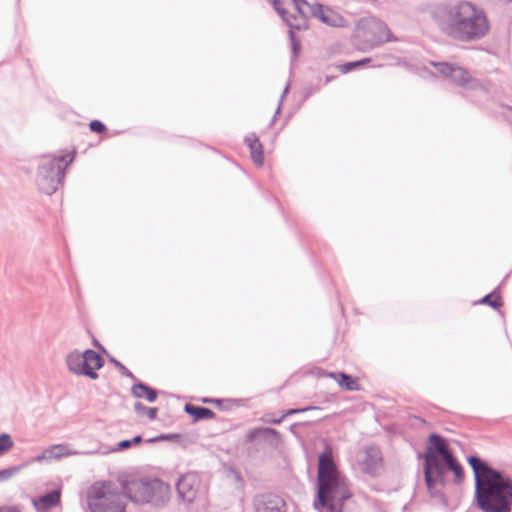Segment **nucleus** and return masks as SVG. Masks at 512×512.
Instances as JSON below:
<instances>
[{
    "label": "nucleus",
    "mask_w": 512,
    "mask_h": 512,
    "mask_svg": "<svg viewBox=\"0 0 512 512\" xmlns=\"http://www.w3.org/2000/svg\"><path fill=\"white\" fill-rule=\"evenodd\" d=\"M432 18L447 37L464 43L483 39L490 23L483 9L466 0L441 3L432 10Z\"/></svg>",
    "instance_id": "nucleus-1"
},
{
    "label": "nucleus",
    "mask_w": 512,
    "mask_h": 512,
    "mask_svg": "<svg viewBox=\"0 0 512 512\" xmlns=\"http://www.w3.org/2000/svg\"><path fill=\"white\" fill-rule=\"evenodd\" d=\"M66 363L69 371L76 375H84L89 377L90 379H97L98 373L92 369V367H85V359L83 353L81 354L78 351H73L68 354Z\"/></svg>",
    "instance_id": "nucleus-15"
},
{
    "label": "nucleus",
    "mask_w": 512,
    "mask_h": 512,
    "mask_svg": "<svg viewBox=\"0 0 512 512\" xmlns=\"http://www.w3.org/2000/svg\"><path fill=\"white\" fill-rule=\"evenodd\" d=\"M310 14L331 27H344L346 24V19L341 14L320 3L312 4Z\"/></svg>",
    "instance_id": "nucleus-13"
},
{
    "label": "nucleus",
    "mask_w": 512,
    "mask_h": 512,
    "mask_svg": "<svg viewBox=\"0 0 512 512\" xmlns=\"http://www.w3.org/2000/svg\"><path fill=\"white\" fill-rule=\"evenodd\" d=\"M262 420L265 423L278 425L284 420V417H283V414L280 417H275V416H273V414L267 413L263 416Z\"/></svg>",
    "instance_id": "nucleus-37"
},
{
    "label": "nucleus",
    "mask_w": 512,
    "mask_h": 512,
    "mask_svg": "<svg viewBox=\"0 0 512 512\" xmlns=\"http://www.w3.org/2000/svg\"><path fill=\"white\" fill-rule=\"evenodd\" d=\"M453 454L446 439L437 434L431 433L428 437V445L420 456L423 459L424 482L431 485L432 475L440 476L442 473L441 461L446 460Z\"/></svg>",
    "instance_id": "nucleus-6"
},
{
    "label": "nucleus",
    "mask_w": 512,
    "mask_h": 512,
    "mask_svg": "<svg viewBox=\"0 0 512 512\" xmlns=\"http://www.w3.org/2000/svg\"><path fill=\"white\" fill-rule=\"evenodd\" d=\"M298 423H294L292 425L289 426V431L293 434H296V428L298 427Z\"/></svg>",
    "instance_id": "nucleus-46"
},
{
    "label": "nucleus",
    "mask_w": 512,
    "mask_h": 512,
    "mask_svg": "<svg viewBox=\"0 0 512 512\" xmlns=\"http://www.w3.org/2000/svg\"><path fill=\"white\" fill-rule=\"evenodd\" d=\"M130 441H131V445L139 444V443H141L143 441V438H142L141 435H136L132 439H130Z\"/></svg>",
    "instance_id": "nucleus-41"
},
{
    "label": "nucleus",
    "mask_w": 512,
    "mask_h": 512,
    "mask_svg": "<svg viewBox=\"0 0 512 512\" xmlns=\"http://www.w3.org/2000/svg\"><path fill=\"white\" fill-rule=\"evenodd\" d=\"M150 486L149 478L131 479L122 482V490L134 503H146Z\"/></svg>",
    "instance_id": "nucleus-10"
},
{
    "label": "nucleus",
    "mask_w": 512,
    "mask_h": 512,
    "mask_svg": "<svg viewBox=\"0 0 512 512\" xmlns=\"http://www.w3.org/2000/svg\"><path fill=\"white\" fill-rule=\"evenodd\" d=\"M318 409H321L320 407H316V406H307V407H303V408H292V409H288L287 411H285L283 413V417H287V416H291V415H295V414H299V413H304V412H307V411H310V410H318Z\"/></svg>",
    "instance_id": "nucleus-35"
},
{
    "label": "nucleus",
    "mask_w": 512,
    "mask_h": 512,
    "mask_svg": "<svg viewBox=\"0 0 512 512\" xmlns=\"http://www.w3.org/2000/svg\"><path fill=\"white\" fill-rule=\"evenodd\" d=\"M282 20L288 25L289 30L301 31L308 28V20L306 14H293L290 15L285 10V14L280 15Z\"/></svg>",
    "instance_id": "nucleus-19"
},
{
    "label": "nucleus",
    "mask_w": 512,
    "mask_h": 512,
    "mask_svg": "<svg viewBox=\"0 0 512 512\" xmlns=\"http://www.w3.org/2000/svg\"><path fill=\"white\" fill-rule=\"evenodd\" d=\"M93 345L95 347H97L99 350L103 351L104 353H106V350L105 348L96 340V339H93Z\"/></svg>",
    "instance_id": "nucleus-43"
},
{
    "label": "nucleus",
    "mask_w": 512,
    "mask_h": 512,
    "mask_svg": "<svg viewBox=\"0 0 512 512\" xmlns=\"http://www.w3.org/2000/svg\"><path fill=\"white\" fill-rule=\"evenodd\" d=\"M201 401L206 404H216V405H220L222 403V400L217 399V398H202Z\"/></svg>",
    "instance_id": "nucleus-40"
},
{
    "label": "nucleus",
    "mask_w": 512,
    "mask_h": 512,
    "mask_svg": "<svg viewBox=\"0 0 512 512\" xmlns=\"http://www.w3.org/2000/svg\"><path fill=\"white\" fill-rule=\"evenodd\" d=\"M0 512H19V510L15 507H9V508H1Z\"/></svg>",
    "instance_id": "nucleus-44"
},
{
    "label": "nucleus",
    "mask_w": 512,
    "mask_h": 512,
    "mask_svg": "<svg viewBox=\"0 0 512 512\" xmlns=\"http://www.w3.org/2000/svg\"><path fill=\"white\" fill-rule=\"evenodd\" d=\"M331 80V77H327L326 82H329Z\"/></svg>",
    "instance_id": "nucleus-47"
},
{
    "label": "nucleus",
    "mask_w": 512,
    "mask_h": 512,
    "mask_svg": "<svg viewBox=\"0 0 512 512\" xmlns=\"http://www.w3.org/2000/svg\"><path fill=\"white\" fill-rule=\"evenodd\" d=\"M288 90H289V84H287V85H286V87L284 88L283 93H282V95H281V100H280V102H282V101H283L284 97H285V96H286V94L288 93ZM279 104L281 105V103H279Z\"/></svg>",
    "instance_id": "nucleus-45"
},
{
    "label": "nucleus",
    "mask_w": 512,
    "mask_h": 512,
    "mask_svg": "<svg viewBox=\"0 0 512 512\" xmlns=\"http://www.w3.org/2000/svg\"><path fill=\"white\" fill-rule=\"evenodd\" d=\"M371 60L372 59L368 57V58H363V59H360L357 61L346 62L344 64L339 65L338 69L341 73L347 74L357 68L365 66L366 64L370 63Z\"/></svg>",
    "instance_id": "nucleus-27"
},
{
    "label": "nucleus",
    "mask_w": 512,
    "mask_h": 512,
    "mask_svg": "<svg viewBox=\"0 0 512 512\" xmlns=\"http://www.w3.org/2000/svg\"><path fill=\"white\" fill-rule=\"evenodd\" d=\"M184 411L193 418V422L213 419L215 417V413L211 409L190 403L185 404Z\"/></svg>",
    "instance_id": "nucleus-20"
},
{
    "label": "nucleus",
    "mask_w": 512,
    "mask_h": 512,
    "mask_svg": "<svg viewBox=\"0 0 512 512\" xmlns=\"http://www.w3.org/2000/svg\"><path fill=\"white\" fill-rule=\"evenodd\" d=\"M75 152L71 155L43 156L40 159L36 183L46 195L55 193L63 183L65 170L73 161Z\"/></svg>",
    "instance_id": "nucleus-5"
},
{
    "label": "nucleus",
    "mask_w": 512,
    "mask_h": 512,
    "mask_svg": "<svg viewBox=\"0 0 512 512\" xmlns=\"http://www.w3.org/2000/svg\"><path fill=\"white\" fill-rule=\"evenodd\" d=\"M442 473L440 476L432 475L431 485L425 483L427 491L432 498L440 499L445 501V494L443 488L446 485L445 474L447 470L451 471L454 475V483L459 485L464 481L465 474L463 466L455 457L454 453L449 456L446 460L441 461Z\"/></svg>",
    "instance_id": "nucleus-8"
},
{
    "label": "nucleus",
    "mask_w": 512,
    "mask_h": 512,
    "mask_svg": "<svg viewBox=\"0 0 512 512\" xmlns=\"http://www.w3.org/2000/svg\"><path fill=\"white\" fill-rule=\"evenodd\" d=\"M89 128L92 132L95 133H103L107 130L105 124L101 122L100 120H92L89 123Z\"/></svg>",
    "instance_id": "nucleus-36"
},
{
    "label": "nucleus",
    "mask_w": 512,
    "mask_h": 512,
    "mask_svg": "<svg viewBox=\"0 0 512 512\" xmlns=\"http://www.w3.org/2000/svg\"><path fill=\"white\" fill-rule=\"evenodd\" d=\"M279 15L285 14V9L281 6L280 0H268Z\"/></svg>",
    "instance_id": "nucleus-39"
},
{
    "label": "nucleus",
    "mask_w": 512,
    "mask_h": 512,
    "mask_svg": "<svg viewBox=\"0 0 512 512\" xmlns=\"http://www.w3.org/2000/svg\"><path fill=\"white\" fill-rule=\"evenodd\" d=\"M329 376L333 378L339 386L347 391H358L359 390V384L357 383L356 379L353 378L351 375L344 373V372H331L329 373Z\"/></svg>",
    "instance_id": "nucleus-23"
},
{
    "label": "nucleus",
    "mask_w": 512,
    "mask_h": 512,
    "mask_svg": "<svg viewBox=\"0 0 512 512\" xmlns=\"http://www.w3.org/2000/svg\"><path fill=\"white\" fill-rule=\"evenodd\" d=\"M261 436L271 437L277 443L280 442L281 440V434L276 429L271 427H259L250 430L249 433L247 434V440L251 442Z\"/></svg>",
    "instance_id": "nucleus-24"
},
{
    "label": "nucleus",
    "mask_w": 512,
    "mask_h": 512,
    "mask_svg": "<svg viewBox=\"0 0 512 512\" xmlns=\"http://www.w3.org/2000/svg\"><path fill=\"white\" fill-rule=\"evenodd\" d=\"M200 487V480L194 473H187L182 475L177 483L176 490L179 498L187 503H191L196 498Z\"/></svg>",
    "instance_id": "nucleus-12"
},
{
    "label": "nucleus",
    "mask_w": 512,
    "mask_h": 512,
    "mask_svg": "<svg viewBox=\"0 0 512 512\" xmlns=\"http://www.w3.org/2000/svg\"><path fill=\"white\" fill-rule=\"evenodd\" d=\"M382 462L380 451L375 447H369L365 450V459L363 461L364 470L375 475Z\"/></svg>",
    "instance_id": "nucleus-18"
},
{
    "label": "nucleus",
    "mask_w": 512,
    "mask_h": 512,
    "mask_svg": "<svg viewBox=\"0 0 512 512\" xmlns=\"http://www.w3.org/2000/svg\"><path fill=\"white\" fill-rule=\"evenodd\" d=\"M109 361L116 367L118 368V370L120 371V373L125 376V377H128L130 379H132L133 381L136 380V377L135 375L128 369L126 368L120 361H118L117 359H115L114 357H109Z\"/></svg>",
    "instance_id": "nucleus-31"
},
{
    "label": "nucleus",
    "mask_w": 512,
    "mask_h": 512,
    "mask_svg": "<svg viewBox=\"0 0 512 512\" xmlns=\"http://www.w3.org/2000/svg\"><path fill=\"white\" fill-rule=\"evenodd\" d=\"M68 446L66 444L52 445L48 449L44 450L42 454L36 457V461H42L44 459H59L64 456L71 455Z\"/></svg>",
    "instance_id": "nucleus-22"
},
{
    "label": "nucleus",
    "mask_w": 512,
    "mask_h": 512,
    "mask_svg": "<svg viewBox=\"0 0 512 512\" xmlns=\"http://www.w3.org/2000/svg\"><path fill=\"white\" fill-rule=\"evenodd\" d=\"M87 502L92 512H126L123 496L110 492L105 486H93Z\"/></svg>",
    "instance_id": "nucleus-7"
},
{
    "label": "nucleus",
    "mask_w": 512,
    "mask_h": 512,
    "mask_svg": "<svg viewBox=\"0 0 512 512\" xmlns=\"http://www.w3.org/2000/svg\"><path fill=\"white\" fill-rule=\"evenodd\" d=\"M134 410L138 415H146L150 420H155L158 413V408L147 407L139 401L135 402Z\"/></svg>",
    "instance_id": "nucleus-28"
},
{
    "label": "nucleus",
    "mask_w": 512,
    "mask_h": 512,
    "mask_svg": "<svg viewBox=\"0 0 512 512\" xmlns=\"http://www.w3.org/2000/svg\"><path fill=\"white\" fill-rule=\"evenodd\" d=\"M253 508L255 512H286V502L276 493L262 492L253 497Z\"/></svg>",
    "instance_id": "nucleus-9"
},
{
    "label": "nucleus",
    "mask_w": 512,
    "mask_h": 512,
    "mask_svg": "<svg viewBox=\"0 0 512 512\" xmlns=\"http://www.w3.org/2000/svg\"><path fill=\"white\" fill-rule=\"evenodd\" d=\"M351 497L347 485L339 475L329 445L318 457L316 509L326 508L328 512H342L343 503Z\"/></svg>",
    "instance_id": "nucleus-3"
},
{
    "label": "nucleus",
    "mask_w": 512,
    "mask_h": 512,
    "mask_svg": "<svg viewBox=\"0 0 512 512\" xmlns=\"http://www.w3.org/2000/svg\"><path fill=\"white\" fill-rule=\"evenodd\" d=\"M131 387V394L135 398L145 399L149 403L157 400L158 392L156 389L148 386L146 383L139 381L137 378Z\"/></svg>",
    "instance_id": "nucleus-17"
},
{
    "label": "nucleus",
    "mask_w": 512,
    "mask_h": 512,
    "mask_svg": "<svg viewBox=\"0 0 512 512\" xmlns=\"http://www.w3.org/2000/svg\"><path fill=\"white\" fill-rule=\"evenodd\" d=\"M85 359V367H92L94 371L101 369L104 366V359L102 356L92 349H87L83 352Z\"/></svg>",
    "instance_id": "nucleus-25"
},
{
    "label": "nucleus",
    "mask_w": 512,
    "mask_h": 512,
    "mask_svg": "<svg viewBox=\"0 0 512 512\" xmlns=\"http://www.w3.org/2000/svg\"><path fill=\"white\" fill-rule=\"evenodd\" d=\"M60 502V491L53 490L42 496H40L37 500H34L33 503L39 510L47 511L55 506H57Z\"/></svg>",
    "instance_id": "nucleus-21"
},
{
    "label": "nucleus",
    "mask_w": 512,
    "mask_h": 512,
    "mask_svg": "<svg viewBox=\"0 0 512 512\" xmlns=\"http://www.w3.org/2000/svg\"><path fill=\"white\" fill-rule=\"evenodd\" d=\"M22 469L21 465L11 466L9 468H5L0 470V481H6L16 475Z\"/></svg>",
    "instance_id": "nucleus-32"
},
{
    "label": "nucleus",
    "mask_w": 512,
    "mask_h": 512,
    "mask_svg": "<svg viewBox=\"0 0 512 512\" xmlns=\"http://www.w3.org/2000/svg\"><path fill=\"white\" fill-rule=\"evenodd\" d=\"M475 480L477 506L483 512H511L512 479L477 455L467 456Z\"/></svg>",
    "instance_id": "nucleus-2"
},
{
    "label": "nucleus",
    "mask_w": 512,
    "mask_h": 512,
    "mask_svg": "<svg viewBox=\"0 0 512 512\" xmlns=\"http://www.w3.org/2000/svg\"><path fill=\"white\" fill-rule=\"evenodd\" d=\"M170 499V487L158 478L150 479L149 492L146 503L154 506H164Z\"/></svg>",
    "instance_id": "nucleus-14"
},
{
    "label": "nucleus",
    "mask_w": 512,
    "mask_h": 512,
    "mask_svg": "<svg viewBox=\"0 0 512 512\" xmlns=\"http://www.w3.org/2000/svg\"><path fill=\"white\" fill-rule=\"evenodd\" d=\"M13 447V441L9 434H0V456L4 455Z\"/></svg>",
    "instance_id": "nucleus-29"
},
{
    "label": "nucleus",
    "mask_w": 512,
    "mask_h": 512,
    "mask_svg": "<svg viewBox=\"0 0 512 512\" xmlns=\"http://www.w3.org/2000/svg\"><path fill=\"white\" fill-rule=\"evenodd\" d=\"M131 446L132 445H131L130 439H125V440L118 442L117 446L112 451H114V452L122 451V450L130 448Z\"/></svg>",
    "instance_id": "nucleus-38"
},
{
    "label": "nucleus",
    "mask_w": 512,
    "mask_h": 512,
    "mask_svg": "<svg viewBox=\"0 0 512 512\" xmlns=\"http://www.w3.org/2000/svg\"><path fill=\"white\" fill-rule=\"evenodd\" d=\"M245 143L250 149L251 158L257 167H261L264 162L263 157V146L255 133L248 134L245 139Z\"/></svg>",
    "instance_id": "nucleus-16"
},
{
    "label": "nucleus",
    "mask_w": 512,
    "mask_h": 512,
    "mask_svg": "<svg viewBox=\"0 0 512 512\" xmlns=\"http://www.w3.org/2000/svg\"><path fill=\"white\" fill-rule=\"evenodd\" d=\"M280 110H281V105L279 104L276 109L274 117L271 119L270 125H273L275 123L277 115L280 113Z\"/></svg>",
    "instance_id": "nucleus-42"
},
{
    "label": "nucleus",
    "mask_w": 512,
    "mask_h": 512,
    "mask_svg": "<svg viewBox=\"0 0 512 512\" xmlns=\"http://www.w3.org/2000/svg\"><path fill=\"white\" fill-rule=\"evenodd\" d=\"M499 289L500 286L496 287L491 293L482 297L479 303L486 304L492 307L493 309H499L500 307H502L503 302L499 295Z\"/></svg>",
    "instance_id": "nucleus-26"
},
{
    "label": "nucleus",
    "mask_w": 512,
    "mask_h": 512,
    "mask_svg": "<svg viewBox=\"0 0 512 512\" xmlns=\"http://www.w3.org/2000/svg\"><path fill=\"white\" fill-rule=\"evenodd\" d=\"M180 437L179 434H160L156 437L149 438L147 440L148 443H155L158 441H174L177 440Z\"/></svg>",
    "instance_id": "nucleus-33"
},
{
    "label": "nucleus",
    "mask_w": 512,
    "mask_h": 512,
    "mask_svg": "<svg viewBox=\"0 0 512 512\" xmlns=\"http://www.w3.org/2000/svg\"><path fill=\"white\" fill-rule=\"evenodd\" d=\"M432 64L436 67L439 73H441L444 77L449 78L453 83L459 86H466L470 84L472 88L475 87L474 81L471 80L469 73L462 67L445 62H433Z\"/></svg>",
    "instance_id": "nucleus-11"
},
{
    "label": "nucleus",
    "mask_w": 512,
    "mask_h": 512,
    "mask_svg": "<svg viewBox=\"0 0 512 512\" xmlns=\"http://www.w3.org/2000/svg\"><path fill=\"white\" fill-rule=\"evenodd\" d=\"M295 9L297 10V14H307L305 8L310 11V7L312 4L308 3L306 0H292Z\"/></svg>",
    "instance_id": "nucleus-34"
},
{
    "label": "nucleus",
    "mask_w": 512,
    "mask_h": 512,
    "mask_svg": "<svg viewBox=\"0 0 512 512\" xmlns=\"http://www.w3.org/2000/svg\"><path fill=\"white\" fill-rule=\"evenodd\" d=\"M289 39L291 42V49H292V54H293L292 59L295 60V59H297V57L299 55V52L301 49V42L296 37L295 32H293L292 30H289Z\"/></svg>",
    "instance_id": "nucleus-30"
},
{
    "label": "nucleus",
    "mask_w": 512,
    "mask_h": 512,
    "mask_svg": "<svg viewBox=\"0 0 512 512\" xmlns=\"http://www.w3.org/2000/svg\"><path fill=\"white\" fill-rule=\"evenodd\" d=\"M394 40L388 26L375 17L360 18L351 36L354 48L360 52H369L385 42Z\"/></svg>",
    "instance_id": "nucleus-4"
}]
</instances>
